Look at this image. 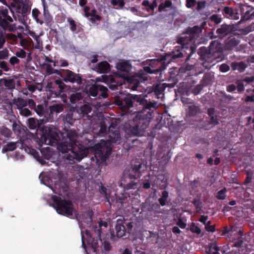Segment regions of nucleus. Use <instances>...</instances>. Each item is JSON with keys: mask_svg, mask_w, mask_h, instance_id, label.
<instances>
[{"mask_svg": "<svg viewBox=\"0 0 254 254\" xmlns=\"http://www.w3.org/2000/svg\"><path fill=\"white\" fill-rule=\"evenodd\" d=\"M115 104L126 114L129 112L135 103L143 106V111L138 114L130 123L126 124L125 131L130 136L141 135L149 125V120L153 117V109H156L157 103L148 101L141 95L121 94L115 98Z\"/></svg>", "mask_w": 254, "mask_h": 254, "instance_id": "nucleus-1", "label": "nucleus"}, {"mask_svg": "<svg viewBox=\"0 0 254 254\" xmlns=\"http://www.w3.org/2000/svg\"><path fill=\"white\" fill-rule=\"evenodd\" d=\"M77 138L75 130H68L65 138L59 130L49 128L48 130H43L40 137L37 135L36 139L40 146L43 144L57 146L58 149L64 154V157L65 159L79 162L88 155L89 150L80 144V147L78 146Z\"/></svg>", "mask_w": 254, "mask_h": 254, "instance_id": "nucleus-2", "label": "nucleus"}, {"mask_svg": "<svg viewBox=\"0 0 254 254\" xmlns=\"http://www.w3.org/2000/svg\"><path fill=\"white\" fill-rule=\"evenodd\" d=\"M122 138L120 130L116 126L112 124L109 127L108 139L107 141L101 140L100 143L95 145L96 150L95 157L97 162H105L111 153L112 148L108 146L113 143L120 144Z\"/></svg>", "mask_w": 254, "mask_h": 254, "instance_id": "nucleus-3", "label": "nucleus"}, {"mask_svg": "<svg viewBox=\"0 0 254 254\" xmlns=\"http://www.w3.org/2000/svg\"><path fill=\"white\" fill-rule=\"evenodd\" d=\"M116 67L118 72L116 74L121 77L122 79H127L129 83L130 88L132 90H136L140 83L145 82L148 79L146 74L143 73H138L129 77L128 74L131 71L132 66L128 61H120L117 63Z\"/></svg>", "mask_w": 254, "mask_h": 254, "instance_id": "nucleus-4", "label": "nucleus"}, {"mask_svg": "<svg viewBox=\"0 0 254 254\" xmlns=\"http://www.w3.org/2000/svg\"><path fill=\"white\" fill-rule=\"evenodd\" d=\"M200 29L198 26L193 27H188L185 32L183 33L177 39V43L181 45L183 49L189 52V55L187 56L186 60H189L192 55L195 52L196 46L195 40L197 37V33Z\"/></svg>", "mask_w": 254, "mask_h": 254, "instance_id": "nucleus-5", "label": "nucleus"}, {"mask_svg": "<svg viewBox=\"0 0 254 254\" xmlns=\"http://www.w3.org/2000/svg\"><path fill=\"white\" fill-rule=\"evenodd\" d=\"M52 203L50 206L54 207L59 214L66 216H72L74 211L71 200L63 199L61 196L53 195L51 197Z\"/></svg>", "mask_w": 254, "mask_h": 254, "instance_id": "nucleus-6", "label": "nucleus"}, {"mask_svg": "<svg viewBox=\"0 0 254 254\" xmlns=\"http://www.w3.org/2000/svg\"><path fill=\"white\" fill-rule=\"evenodd\" d=\"M8 11L7 8L0 10V49L3 47L5 42L4 34L7 30L11 31V25L10 23L13 22L11 17L8 14Z\"/></svg>", "mask_w": 254, "mask_h": 254, "instance_id": "nucleus-7", "label": "nucleus"}, {"mask_svg": "<svg viewBox=\"0 0 254 254\" xmlns=\"http://www.w3.org/2000/svg\"><path fill=\"white\" fill-rule=\"evenodd\" d=\"M172 80V82L170 83H159L148 86L146 89V92L148 94L153 93L158 99L162 98L164 95V91L166 88H172L177 83L178 79L177 78L173 77Z\"/></svg>", "mask_w": 254, "mask_h": 254, "instance_id": "nucleus-8", "label": "nucleus"}, {"mask_svg": "<svg viewBox=\"0 0 254 254\" xmlns=\"http://www.w3.org/2000/svg\"><path fill=\"white\" fill-rule=\"evenodd\" d=\"M133 228V223L127 222L124 219H118L116 225V236L118 238L126 239L129 238Z\"/></svg>", "mask_w": 254, "mask_h": 254, "instance_id": "nucleus-9", "label": "nucleus"}, {"mask_svg": "<svg viewBox=\"0 0 254 254\" xmlns=\"http://www.w3.org/2000/svg\"><path fill=\"white\" fill-rule=\"evenodd\" d=\"M147 166L138 161L137 160L131 164V167L125 173L127 175L131 180H136L140 178L142 173L146 170Z\"/></svg>", "mask_w": 254, "mask_h": 254, "instance_id": "nucleus-10", "label": "nucleus"}, {"mask_svg": "<svg viewBox=\"0 0 254 254\" xmlns=\"http://www.w3.org/2000/svg\"><path fill=\"white\" fill-rule=\"evenodd\" d=\"M85 90L90 96L96 98H106L108 97V88L99 84L86 85Z\"/></svg>", "mask_w": 254, "mask_h": 254, "instance_id": "nucleus-11", "label": "nucleus"}, {"mask_svg": "<svg viewBox=\"0 0 254 254\" xmlns=\"http://www.w3.org/2000/svg\"><path fill=\"white\" fill-rule=\"evenodd\" d=\"M65 84L61 79H57L54 83H48L49 96L51 98H56L60 96H65L63 90L64 89Z\"/></svg>", "mask_w": 254, "mask_h": 254, "instance_id": "nucleus-12", "label": "nucleus"}, {"mask_svg": "<svg viewBox=\"0 0 254 254\" xmlns=\"http://www.w3.org/2000/svg\"><path fill=\"white\" fill-rule=\"evenodd\" d=\"M59 75L65 82L76 83L79 85L83 83V79L80 74H77L69 69H61Z\"/></svg>", "mask_w": 254, "mask_h": 254, "instance_id": "nucleus-13", "label": "nucleus"}, {"mask_svg": "<svg viewBox=\"0 0 254 254\" xmlns=\"http://www.w3.org/2000/svg\"><path fill=\"white\" fill-rule=\"evenodd\" d=\"M165 179V176L163 174H159L157 176L148 175L145 177V179L142 183L143 188L148 189L151 185L153 187H158L162 183Z\"/></svg>", "mask_w": 254, "mask_h": 254, "instance_id": "nucleus-14", "label": "nucleus"}, {"mask_svg": "<svg viewBox=\"0 0 254 254\" xmlns=\"http://www.w3.org/2000/svg\"><path fill=\"white\" fill-rule=\"evenodd\" d=\"M102 77L103 81L105 82L109 80L110 81L109 87L112 90L117 89L118 87L122 86L124 82V80L122 79L121 80V77L117 74L114 77H111L110 78L107 75H102Z\"/></svg>", "mask_w": 254, "mask_h": 254, "instance_id": "nucleus-15", "label": "nucleus"}, {"mask_svg": "<svg viewBox=\"0 0 254 254\" xmlns=\"http://www.w3.org/2000/svg\"><path fill=\"white\" fill-rule=\"evenodd\" d=\"M42 4L43 6V21L47 26L51 28L54 23L53 16L49 10L48 6L46 3L45 0H42Z\"/></svg>", "mask_w": 254, "mask_h": 254, "instance_id": "nucleus-16", "label": "nucleus"}, {"mask_svg": "<svg viewBox=\"0 0 254 254\" xmlns=\"http://www.w3.org/2000/svg\"><path fill=\"white\" fill-rule=\"evenodd\" d=\"M49 109L50 113L48 115H45V117L47 122H52L54 120V115L55 114L57 115L62 112L64 110V107L62 105L55 104L50 106Z\"/></svg>", "mask_w": 254, "mask_h": 254, "instance_id": "nucleus-17", "label": "nucleus"}, {"mask_svg": "<svg viewBox=\"0 0 254 254\" xmlns=\"http://www.w3.org/2000/svg\"><path fill=\"white\" fill-rule=\"evenodd\" d=\"M151 62L154 64H156L158 66V67L156 69H153L149 66H146L144 67V70L147 73H155L156 74L158 72L164 70L166 68L167 65L165 64H163L161 61H159L158 60H154L151 61Z\"/></svg>", "mask_w": 254, "mask_h": 254, "instance_id": "nucleus-18", "label": "nucleus"}, {"mask_svg": "<svg viewBox=\"0 0 254 254\" xmlns=\"http://www.w3.org/2000/svg\"><path fill=\"white\" fill-rule=\"evenodd\" d=\"M22 4V11L21 15H19L18 20L25 19L30 13L31 3L29 0H17Z\"/></svg>", "mask_w": 254, "mask_h": 254, "instance_id": "nucleus-19", "label": "nucleus"}, {"mask_svg": "<svg viewBox=\"0 0 254 254\" xmlns=\"http://www.w3.org/2000/svg\"><path fill=\"white\" fill-rule=\"evenodd\" d=\"M235 27L233 25H229L226 24H223L221 25L220 28L216 30V33L219 38H223L224 37L227 36L229 34L235 31Z\"/></svg>", "mask_w": 254, "mask_h": 254, "instance_id": "nucleus-20", "label": "nucleus"}, {"mask_svg": "<svg viewBox=\"0 0 254 254\" xmlns=\"http://www.w3.org/2000/svg\"><path fill=\"white\" fill-rule=\"evenodd\" d=\"M85 234L87 236V245L92 249L93 253H97L99 248L98 239L93 238L89 230H86Z\"/></svg>", "mask_w": 254, "mask_h": 254, "instance_id": "nucleus-21", "label": "nucleus"}, {"mask_svg": "<svg viewBox=\"0 0 254 254\" xmlns=\"http://www.w3.org/2000/svg\"><path fill=\"white\" fill-rule=\"evenodd\" d=\"M222 12L224 17L226 18L233 20H238L239 19V13L232 7H224Z\"/></svg>", "mask_w": 254, "mask_h": 254, "instance_id": "nucleus-22", "label": "nucleus"}, {"mask_svg": "<svg viewBox=\"0 0 254 254\" xmlns=\"http://www.w3.org/2000/svg\"><path fill=\"white\" fill-rule=\"evenodd\" d=\"M111 70L110 64L106 61L101 62L95 67V70L100 73H107Z\"/></svg>", "mask_w": 254, "mask_h": 254, "instance_id": "nucleus-23", "label": "nucleus"}, {"mask_svg": "<svg viewBox=\"0 0 254 254\" xmlns=\"http://www.w3.org/2000/svg\"><path fill=\"white\" fill-rule=\"evenodd\" d=\"M189 55V52L181 46H176L172 52V58L177 59Z\"/></svg>", "mask_w": 254, "mask_h": 254, "instance_id": "nucleus-24", "label": "nucleus"}, {"mask_svg": "<svg viewBox=\"0 0 254 254\" xmlns=\"http://www.w3.org/2000/svg\"><path fill=\"white\" fill-rule=\"evenodd\" d=\"M240 43V41L234 37H229L225 42V48L227 50H232Z\"/></svg>", "mask_w": 254, "mask_h": 254, "instance_id": "nucleus-25", "label": "nucleus"}, {"mask_svg": "<svg viewBox=\"0 0 254 254\" xmlns=\"http://www.w3.org/2000/svg\"><path fill=\"white\" fill-rule=\"evenodd\" d=\"M215 109L213 108H209L207 110V114L210 118L209 124L214 126L219 124V121L217 116L215 115Z\"/></svg>", "mask_w": 254, "mask_h": 254, "instance_id": "nucleus-26", "label": "nucleus"}, {"mask_svg": "<svg viewBox=\"0 0 254 254\" xmlns=\"http://www.w3.org/2000/svg\"><path fill=\"white\" fill-rule=\"evenodd\" d=\"M232 69L233 70H238L240 72H243L246 67L247 65L243 62H234L232 63L231 64Z\"/></svg>", "mask_w": 254, "mask_h": 254, "instance_id": "nucleus-27", "label": "nucleus"}, {"mask_svg": "<svg viewBox=\"0 0 254 254\" xmlns=\"http://www.w3.org/2000/svg\"><path fill=\"white\" fill-rule=\"evenodd\" d=\"M32 16L36 23L40 25L44 24L43 19L41 18V13L38 8H34L32 9Z\"/></svg>", "mask_w": 254, "mask_h": 254, "instance_id": "nucleus-28", "label": "nucleus"}, {"mask_svg": "<svg viewBox=\"0 0 254 254\" xmlns=\"http://www.w3.org/2000/svg\"><path fill=\"white\" fill-rule=\"evenodd\" d=\"M0 83L4 85L8 89L12 90L15 87V82L12 79L3 78L0 80Z\"/></svg>", "mask_w": 254, "mask_h": 254, "instance_id": "nucleus-29", "label": "nucleus"}, {"mask_svg": "<svg viewBox=\"0 0 254 254\" xmlns=\"http://www.w3.org/2000/svg\"><path fill=\"white\" fill-rule=\"evenodd\" d=\"M103 221H100L98 225H96L95 226H93L92 230L93 232L95 235L97 236V237L99 238L101 242H102V240L101 239V235L103 233L101 228L102 227Z\"/></svg>", "mask_w": 254, "mask_h": 254, "instance_id": "nucleus-30", "label": "nucleus"}, {"mask_svg": "<svg viewBox=\"0 0 254 254\" xmlns=\"http://www.w3.org/2000/svg\"><path fill=\"white\" fill-rule=\"evenodd\" d=\"M12 103L16 105L17 109L20 110L27 105V102L25 100L21 98H18L17 99H14L12 100Z\"/></svg>", "mask_w": 254, "mask_h": 254, "instance_id": "nucleus-31", "label": "nucleus"}, {"mask_svg": "<svg viewBox=\"0 0 254 254\" xmlns=\"http://www.w3.org/2000/svg\"><path fill=\"white\" fill-rule=\"evenodd\" d=\"M43 67L44 68L46 69V72L48 75H51L53 73H56L59 75V74L61 72V69H55L50 64H44L43 65Z\"/></svg>", "mask_w": 254, "mask_h": 254, "instance_id": "nucleus-32", "label": "nucleus"}, {"mask_svg": "<svg viewBox=\"0 0 254 254\" xmlns=\"http://www.w3.org/2000/svg\"><path fill=\"white\" fill-rule=\"evenodd\" d=\"M99 191L102 195L105 196V199L107 201H109L111 191L110 190H108L107 189L103 186L102 183H100L99 185Z\"/></svg>", "mask_w": 254, "mask_h": 254, "instance_id": "nucleus-33", "label": "nucleus"}, {"mask_svg": "<svg viewBox=\"0 0 254 254\" xmlns=\"http://www.w3.org/2000/svg\"><path fill=\"white\" fill-rule=\"evenodd\" d=\"M16 144V142H11L8 143L3 147L2 149V152L4 153L7 152L12 151L14 150L17 148Z\"/></svg>", "mask_w": 254, "mask_h": 254, "instance_id": "nucleus-34", "label": "nucleus"}, {"mask_svg": "<svg viewBox=\"0 0 254 254\" xmlns=\"http://www.w3.org/2000/svg\"><path fill=\"white\" fill-rule=\"evenodd\" d=\"M212 80V75L210 73H206L203 75L200 83L204 86H206L211 84Z\"/></svg>", "mask_w": 254, "mask_h": 254, "instance_id": "nucleus-35", "label": "nucleus"}, {"mask_svg": "<svg viewBox=\"0 0 254 254\" xmlns=\"http://www.w3.org/2000/svg\"><path fill=\"white\" fill-rule=\"evenodd\" d=\"M200 112V108L198 106L190 105L188 108V115L190 117L195 116Z\"/></svg>", "mask_w": 254, "mask_h": 254, "instance_id": "nucleus-36", "label": "nucleus"}, {"mask_svg": "<svg viewBox=\"0 0 254 254\" xmlns=\"http://www.w3.org/2000/svg\"><path fill=\"white\" fill-rule=\"evenodd\" d=\"M169 197V193L166 190H163L162 192V196L158 199L160 204L163 206L166 205Z\"/></svg>", "mask_w": 254, "mask_h": 254, "instance_id": "nucleus-37", "label": "nucleus"}, {"mask_svg": "<svg viewBox=\"0 0 254 254\" xmlns=\"http://www.w3.org/2000/svg\"><path fill=\"white\" fill-rule=\"evenodd\" d=\"M209 250L207 253V254H219L220 248L217 245L215 242L210 243L209 245Z\"/></svg>", "mask_w": 254, "mask_h": 254, "instance_id": "nucleus-38", "label": "nucleus"}, {"mask_svg": "<svg viewBox=\"0 0 254 254\" xmlns=\"http://www.w3.org/2000/svg\"><path fill=\"white\" fill-rule=\"evenodd\" d=\"M83 97L80 92H75L71 94L69 97V101L72 104L75 103L77 101L82 99Z\"/></svg>", "mask_w": 254, "mask_h": 254, "instance_id": "nucleus-39", "label": "nucleus"}, {"mask_svg": "<svg viewBox=\"0 0 254 254\" xmlns=\"http://www.w3.org/2000/svg\"><path fill=\"white\" fill-rule=\"evenodd\" d=\"M73 113L71 111L68 112L64 117V121L65 123L72 125L74 122L75 119L73 117Z\"/></svg>", "mask_w": 254, "mask_h": 254, "instance_id": "nucleus-40", "label": "nucleus"}, {"mask_svg": "<svg viewBox=\"0 0 254 254\" xmlns=\"http://www.w3.org/2000/svg\"><path fill=\"white\" fill-rule=\"evenodd\" d=\"M14 2L15 3L12 4L11 5L17 13L18 18H19V15L21 14L22 5L20 2H19L17 0H14Z\"/></svg>", "mask_w": 254, "mask_h": 254, "instance_id": "nucleus-41", "label": "nucleus"}, {"mask_svg": "<svg viewBox=\"0 0 254 254\" xmlns=\"http://www.w3.org/2000/svg\"><path fill=\"white\" fill-rule=\"evenodd\" d=\"M90 7L88 6H85L84 7L83 11L84 13V16L86 18H89L90 16L97 14V11L95 8L91 10V12H89Z\"/></svg>", "mask_w": 254, "mask_h": 254, "instance_id": "nucleus-42", "label": "nucleus"}, {"mask_svg": "<svg viewBox=\"0 0 254 254\" xmlns=\"http://www.w3.org/2000/svg\"><path fill=\"white\" fill-rule=\"evenodd\" d=\"M253 17H254V11H253V10H248L242 15L241 20L246 21L252 18Z\"/></svg>", "mask_w": 254, "mask_h": 254, "instance_id": "nucleus-43", "label": "nucleus"}, {"mask_svg": "<svg viewBox=\"0 0 254 254\" xmlns=\"http://www.w3.org/2000/svg\"><path fill=\"white\" fill-rule=\"evenodd\" d=\"M92 108L89 105L84 104L79 109V112L84 115H87L91 111Z\"/></svg>", "mask_w": 254, "mask_h": 254, "instance_id": "nucleus-44", "label": "nucleus"}, {"mask_svg": "<svg viewBox=\"0 0 254 254\" xmlns=\"http://www.w3.org/2000/svg\"><path fill=\"white\" fill-rule=\"evenodd\" d=\"M192 203L194 205V206L195 207L196 211L197 212H199L201 210L202 208V203L200 200L198 198H194L192 201Z\"/></svg>", "mask_w": 254, "mask_h": 254, "instance_id": "nucleus-45", "label": "nucleus"}, {"mask_svg": "<svg viewBox=\"0 0 254 254\" xmlns=\"http://www.w3.org/2000/svg\"><path fill=\"white\" fill-rule=\"evenodd\" d=\"M28 127L30 129H35L38 125V121L33 118H29L28 120Z\"/></svg>", "mask_w": 254, "mask_h": 254, "instance_id": "nucleus-46", "label": "nucleus"}, {"mask_svg": "<svg viewBox=\"0 0 254 254\" xmlns=\"http://www.w3.org/2000/svg\"><path fill=\"white\" fill-rule=\"evenodd\" d=\"M227 189L226 188H224L218 191L216 194V198L219 200H224L226 197V192Z\"/></svg>", "mask_w": 254, "mask_h": 254, "instance_id": "nucleus-47", "label": "nucleus"}, {"mask_svg": "<svg viewBox=\"0 0 254 254\" xmlns=\"http://www.w3.org/2000/svg\"><path fill=\"white\" fill-rule=\"evenodd\" d=\"M0 133L1 135L7 138L10 137L11 131L8 128L3 127L0 129Z\"/></svg>", "mask_w": 254, "mask_h": 254, "instance_id": "nucleus-48", "label": "nucleus"}, {"mask_svg": "<svg viewBox=\"0 0 254 254\" xmlns=\"http://www.w3.org/2000/svg\"><path fill=\"white\" fill-rule=\"evenodd\" d=\"M172 5V2L168 0H166L164 2L161 3L158 7V11L161 12L166 7H170Z\"/></svg>", "mask_w": 254, "mask_h": 254, "instance_id": "nucleus-49", "label": "nucleus"}, {"mask_svg": "<svg viewBox=\"0 0 254 254\" xmlns=\"http://www.w3.org/2000/svg\"><path fill=\"white\" fill-rule=\"evenodd\" d=\"M67 21L69 23L70 26V30L73 33H76L77 26L75 21L71 18H69L67 19Z\"/></svg>", "mask_w": 254, "mask_h": 254, "instance_id": "nucleus-50", "label": "nucleus"}, {"mask_svg": "<svg viewBox=\"0 0 254 254\" xmlns=\"http://www.w3.org/2000/svg\"><path fill=\"white\" fill-rule=\"evenodd\" d=\"M190 231L193 233L197 235H199L201 233V230L200 228L195 225L194 223H192L190 226Z\"/></svg>", "mask_w": 254, "mask_h": 254, "instance_id": "nucleus-51", "label": "nucleus"}, {"mask_svg": "<svg viewBox=\"0 0 254 254\" xmlns=\"http://www.w3.org/2000/svg\"><path fill=\"white\" fill-rule=\"evenodd\" d=\"M20 44L21 46L23 47L25 49H28L30 46L31 44L29 40L23 38L22 36L20 37Z\"/></svg>", "mask_w": 254, "mask_h": 254, "instance_id": "nucleus-52", "label": "nucleus"}, {"mask_svg": "<svg viewBox=\"0 0 254 254\" xmlns=\"http://www.w3.org/2000/svg\"><path fill=\"white\" fill-rule=\"evenodd\" d=\"M34 110L40 116L43 115L45 113L44 107L42 104H39L37 106H36Z\"/></svg>", "mask_w": 254, "mask_h": 254, "instance_id": "nucleus-53", "label": "nucleus"}, {"mask_svg": "<svg viewBox=\"0 0 254 254\" xmlns=\"http://www.w3.org/2000/svg\"><path fill=\"white\" fill-rule=\"evenodd\" d=\"M127 199V198L124 196L122 195V196L118 197L116 198V203L118 206L121 208L124 206V204L125 203V200Z\"/></svg>", "mask_w": 254, "mask_h": 254, "instance_id": "nucleus-54", "label": "nucleus"}, {"mask_svg": "<svg viewBox=\"0 0 254 254\" xmlns=\"http://www.w3.org/2000/svg\"><path fill=\"white\" fill-rule=\"evenodd\" d=\"M211 222L208 221L205 225V229L206 231L209 232H214L215 231V225H211Z\"/></svg>", "mask_w": 254, "mask_h": 254, "instance_id": "nucleus-55", "label": "nucleus"}, {"mask_svg": "<svg viewBox=\"0 0 254 254\" xmlns=\"http://www.w3.org/2000/svg\"><path fill=\"white\" fill-rule=\"evenodd\" d=\"M111 4L114 6L119 5L120 8H123L125 5L124 0H112Z\"/></svg>", "mask_w": 254, "mask_h": 254, "instance_id": "nucleus-56", "label": "nucleus"}, {"mask_svg": "<svg viewBox=\"0 0 254 254\" xmlns=\"http://www.w3.org/2000/svg\"><path fill=\"white\" fill-rule=\"evenodd\" d=\"M204 86L200 83L199 84L197 85L192 90V93L194 95H198L202 90Z\"/></svg>", "mask_w": 254, "mask_h": 254, "instance_id": "nucleus-57", "label": "nucleus"}, {"mask_svg": "<svg viewBox=\"0 0 254 254\" xmlns=\"http://www.w3.org/2000/svg\"><path fill=\"white\" fill-rule=\"evenodd\" d=\"M15 55L17 57L24 59L26 57V53L23 49H20L15 52Z\"/></svg>", "mask_w": 254, "mask_h": 254, "instance_id": "nucleus-58", "label": "nucleus"}, {"mask_svg": "<svg viewBox=\"0 0 254 254\" xmlns=\"http://www.w3.org/2000/svg\"><path fill=\"white\" fill-rule=\"evenodd\" d=\"M19 112L20 115L23 116L28 117L31 115V111L25 107L20 110Z\"/></svg>", "mask_w": 254, "mask_h": 254, "instance_id": "nucleus-59", "label": "nucleus"}, {"mask_svg": "<svg viewBox=\"0 0 254 254\" xmlns=\"http://www.w3.org/2000/svg\"><path fill=\"white\" fill-rule=\"evenodd\" d=\"M107 132V126L104 123L100 124V128L99 131V133L101 135H104Z\"/></svg>", "mask_w": 254, "mask_h": 254, "instance_id": "nucleus-60", "label": "nucleus"}, {"mask_svg": "<svg viewBox=\"0 0 254 254\" xmlns=\"http://www.w3.org/2000/svg\"><path fill=\"white\" fill-rule=\"evenodd\" d=\"M210 19L212 22L215 24H218L222 21V18L218 16V15L213 14L210 17Z\"/></svg>", "mask_w": 254, "mask_h": 254, "instance_id": "nucleus-61", "label": "nucleus"}, {"mask_svg": "<svg viewBox=\"0 0 254 254\" xmlns=\"http://www.w3.org/2000/svg\"><path fill=\"white\" fill-rule=\"evenodd\" d=\"M206 3L205 1H199L197 2V7L196 9L197 11H199L204 8L206 5Z\"/></svg>", "mask_w": 254, "mask_h": 254, "instance_id": "nucleus-62", "label": "nucleus"}, {"mask_svg": "<svg viewBox=\"0 0 254 254\" xmlns=\"http://www.w3.org/2000/svg\"><path fill=\"white\" fill-rule=\"evenodd\" d=\"M219 70L222 72H226L230 70V66L227 64H222L219 67Z\"/></svg>", "mask_w": 254, "mask_h": 254, "instance_id": "nucleus-63", "label": "nucleus"}, {"mask_svg": "<svg viewBox=\"0 0 254 254\" xmlns=\"http://www.w3.org/2000/svg\"><path fill=\"white\" fill-rule=\"evenodd\" d=\"M102 245L103 246L104 249L105 251L109 252L112 249V246L110 243L107 241H104L102 243Z\"/></svg>", "mask_w": 254, "mask_h": 254, "instance_id": "nucleus-64", "label": "nucleus"}]
</instances>
